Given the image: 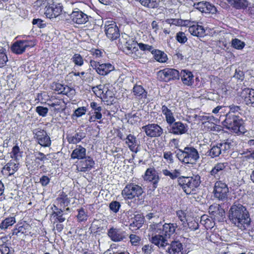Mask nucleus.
<instances>
[{
	"label": "nucleus",
	"mask_w": 254,
	"mask_h": 254,
	"mask_svg": "<svg viewBox=\"0 0 254 254\" xmlns=\"http://www.w3.org/2000/svg\"><path fill=\"white\" fill-rule=\"evenodd\" d=\"M228 217L231 223L242 231L247 230L250 227L251 219L249 212L241 204H233L229 210Z\"/></svg>",
	"instance_id": "obj_1"
},
{
	"label": "nucleus",
	"mask_w": 254,
	"mask_h": 254,
	"mask_svg": "<svg viewBox=\"0 0 254 254\" xmlns=\"http://www.w3.org/2000/svg\"><path fill=\"white\" fill-rule=\"evenodd\" d=\"M176 156L184 164H195L199 159L197 150L192 146H187L183 150L179 149Z\"/></svg>",
	"instance_id": "obj_2"
},
{
	"label": "nucleus",
	"mask_w": 254,
	"mask_h": 254,
	"mask_svg": "<svg viewBox=\"0 0 254 254\" xmlns=\"http://www.w3.org/2000/svg\"><path fill=\"white\" fill-rule=\"evenodd\" d=\"M37 3L45 7L44 14L47 18H54L62 13V5L54 2L53 0H38Z\"/></svg>",
	"instance_id": "obj_3"
},
{
	"label": "nucleus",
	"mask_w": 254,
	"mask_h": 254,
	"mask_svg": "<svg viewBox=\"0 0 254 254\" xmlns=\"http://www.w3.org/2000/svg\"><path fill=\"white\" fill-rule=\"evenodd\" d=\"M179 185L187 194L194 193L200 184V177H181L178 178Z\"/></svg>",
	"instance_id": "obj_4"
},
{
	"label": "nucleus",
	"mask_w": 254,
	"mask_h": 254,
	"mask_svg": "<svg viewBox=\"0 0 254 254\" xmlns=\"http://www.w3.org/2000/svg\"><path fill=\"white\" fill-rule=\"evenodd\" d=\"M138 43L130 38L128 35L124 34L119 39L118 46L126 54L130 55L133 58H135L134 55L136 52H138L137 46Z\"/></svg>",
	"instance_id": "obj_5"
},
{
	"label": "nucleus",
	"mask_w": 254,
	"mask_h": 254,
	"mask_svg": "<svg viewBox=\"0 0 254 254\" xmlns=\"http://www.w3.org/2000/svg\"><path fill=\"white\" fill-rule=\"evenodd\" d=\"M243 124V121L239 117L229 114L223 124L234 133H242L245 132Z\"/></svg>",
	"instance_id": "obj_6"
},
{
	"label": "nucleus",
	"mask_w": 254,
	"mask_h": 254,
	"mask_svg": "<svg viewBox=\"0 0 254 254\" xmlns=\"http://www.w3.org/2000/svg\"><path fill=\"white\" fill-rule=\"evenodd\" d=\"M143 192V190L141 186L134 183H130L124 188L122 195L125 199H132L138 198Z\"/></svg>",
	"instance_id": "obj_7"
},
{
	"label": "nucleus",
	"mask_w": 254,
	"mask_h": 254,
	"mask_svg": "<svg viewBox=\"0 0 254 254\" xmlns=\"http://www.w3.org/2000/svg\"><path fill=\"white\" fill-rule=\"evenodd\" d=\"M35 45L36 42L34 39L18 40L11 45V50L13 53L20 55L23 53L27 48L33 47Z\"/></svg>",
	"instance_id": "obj_8"
},
{
	"label": "nucleus",
	"mask_w": 254,
	"mask_h": 254,
	"mask_svg": "<svg viewBox=\"0 0 254 254\" xmlns=\"http://www.w3.org/2000/svg\"><path fill=\"white\" fill-rule=\"evenodd\" d=\"M90 66L100 75L105 76L115 69L114 66L110 63H100L94 60L90 61Z\"/></svg>",
	"instance_id": "obj_9"
},
{
	"label": "nucleus",
	"mask_w": 254,
	"mask_h": 254,
	"mask_svg": "<svg viewBox=\"0 0 254 254\" xmlns=\"http://www.w3.org/2000/svg\"><path fill=\"white\" fill-rule=\"evenodd\" d=\"M34 138L38 144L43 147H49L51 144V140L47 132L42 129L37 128L33 131Z\"/></svg>",
	"instance_id": "obj_10"
},
{
	"label": "nucleus",
	"mask_w": 254,
	"mask_h": 254,
	"mask_svg": "<svg viewBox=\"0 0 254 254\" xmlns=\"http://www.w3.org/2000/svg\"><path fill=\"white\" fill-rule=\"evenodd\" d=\"M230 148V143L227 142L218 143L213 146L207 152V155L211 158L219 156L220 154L224 156Z\"/></svg>",
	"instance_id": "obj_11"
},
{
	"label": "nucleus",
	"mask_w": 254,
	"mask_h": 254,
	"mask_svg": "<svg viewBox=\"0 0 254 254\" xmlns=\"http://www.w3.org/2000/svg\"><path fill=\"white\" fill-rule=\"evenodd\" d=\"M145 218L150 224L149 225L150 232H159L161 231L162 226L161 219L159 218L157 213H149L145 216Z\"/></svg>",
	"instance_id": "obj_12"
},
{
	"label": "nucleus",
	"mask_w": 254,
	"mask_h": 254,
	"mask_svg": "<svg viewBox=\"0 0 254 254\" xmlns=\"http://www.w3.org/2000/svg\"><path fill=\"white\" fill-rule=\"evenodd\" d=\"M228 192L229 189L225 183L221 181L216 182L213 190L214 196L215 198L224 200L227 198Z\"/></svg>",
	"instance_id": "obj_13"
},
{
	"label": "nucleus",
	"mask_w": 254,
	"mask_h": 254,
	"mask_svg": "<svg viewBox=\"0 0 254 254\" xmlns=\"http://www.w3.org/2000/svg\"><path fill=\"white\" fill-rule=\"evenodd\" d=\"M142 129L149 137L160 136L163 132V128L156 124H149L142 127Z\"/></svg>",
	"instance_id": "obj_14"
},
{
	"label": "nucleus",
	"mask_w": 254,
	"mask_h": 254,
	"mask_svg": "<svg viewBox=\"0 0 254 254\" xmlns=\"http://www.w3.org/2000/svg\"><path fill=\"white\" fill-rule=\"evenodd\" d=\"M158 78L165 82L172 79H177L179 77L178 70L173 68H165L157 72Z\"/></svg>",
	"instance_id": "obj_15"
},
{
	"label": "nucleus",
	"mask_w": 254,
	"mask_h": 254,
	"mask_svg": "<svg viewBox=\"0 0 254 254\" xmlns=\"http://www.w3.org/2000/svg\"><path fill=\"white\" fill-rule=\"evenodd\" d=\"M144 181L151 183L153 189H156L158 186L160 178L158 172L154 168H148L143 176Z\"/></svg>",
	"instance_id": "obj_16"
},
{
	"label": "nucleus",
	"mask_w": 254,
	"mask_h": 254,
	"mask_svg": "<svg viewBox=\"0 0 254 254\" xmlns=\"http://www.w3.org/2000/svg\"><path fill=\"white\" fill-rule=\"evenodd\" d=\"M105 31L106 36L112 40L119 37V28L114 21H107L105 25Z\"/></svg>",
	"instance_id": "obj_17"
},
{
	"label": "nucleus",
	"mask_w": 254,
	"mask_h": 254,
	"mask_svg": "<svg viewBox=\"0 0 254 254\" xmlns=\"http://www.w3.org/2000/svg\"><path fill=\"white\" fill-rule=\"evenodd\" d=\"M228 166V163L227 162L217 163L214 165L210 171V175L219 181Z\"/></svg>",
	"instance_id": "obj_18"
},
{
	"label": "nucleus",
	"mask_w": 254,
	"mask_h": 254,
	"mask_svg": "<svg viewBox=\"0 0 254 254\" xmlns=\"http://www.w3.org/2000/svg\"><path fill=\"white\" fill-rule=\"evenodd\" d=\"M209 213L213 217V219L218 222L222 221L225 218V211L221 206L217 204L210 206Z\"/></svg>",
	"instance_id": "obj_19"
},
{
	"label": "nucleus",
	"mask_w": 254,
	"mask_h": 254,
	"mask_svg": "<svg viewBox=\"0 0 254 254\" xmlns=\"http://www.w3.org/2000/svg\"><path fill=\"white\" fill-rule=\"evenodd\" d=\"M170 129L169 132L174 135H182L186 133L188 130V126L187 124L180 121H175L172 124H169Z\"/></svg>",
	"instance_id": "obj_20"
},
{
	"label": "nucleus",
	"mask_w": 254,
	"mask_h": 254,
	"mask_svg": "<svg viewBox=\"0 0 254 254\" xmlns=\"http://www.w3.org/2000/svg\"><path fill=\"white\" fill-rule=\"evenodd\" d=\"M193 6L202 13L213 14L216 12V7L206 1H202L194 2Z\"/></svg>",
	"instance_id": "obj_21"
},
{
	"label": "nucleus",
	"mask_w": 254,
	"mask_h": 254,
	"mask_svg": "<svg viewBox=\"0 0 254 254\" xmlns=\"http://www.w3.org/2000/svg\"><path fill=\"white\" fill-rule=\"evenodd\" d=\"M152 235L151 242L159 248H164L167 245L168 242L166 237L161 234V231L159 232H150Z\"/></svg>",
	"instance_id": "obj_22"
},
{
	"label": "nucleus",
	"mask_w": 254,
	"mask_h": 254,
	"mask_svg": "<svg viewBox=\"0 0 254 254\" xmlns=\"http://www.w3.org/2000/svg\"><path fill=\"white\" fill-rule=\"evenodd\" d=\"M108 235L112 241L116 242L122 241L126 238L125 231L114 227H112L108 230Z\"/></svg>",
	"instance_id": "obj_23"
},
{
	"label": "nucleus",
	"mask_w": 254,
	"mask_h": 254,
	"mask_svg": "<svg viewBox=\"0 0 254 254\" xmlns=\"http://www.w3.org/2000/svg\"><path fill=\"white\" fill-rule=\"evenodd\" d=\"M70 18L73 22L77 24H85L89 20L87 14L78 9L72 12L70 14Z\"/></svg>",
	"instance_id": "obj_24"
},
{
	"label": "nucleus",
	"mask_w": 254,
	"mask_h": 254,
	"mask_svg": "<svg viewBox=\"0 0 254 254\" xmlns=\"http://www.w3.org/2000/svg\"><path fill=\"white\" fill-rule=\"evenodd\" d=\"M120 138L122 140H125L126 144L131 151L135 153L138 152V147L139 146V144L135 136L129 134L127 135L126 138H123L122 136H120Z\"/></svg>",
	"instance_id": "obj_25"
},
{
	"label": "nucleus",
	"mask_w": 254,
	"mask_h": 254,
	"mask_svg": "<svg viewBox=\"0 0 254 254\" xmlns=\"http://www.w3.org/2000/svg\"><path fill=\"white\" fill-rule=\"evenodd\" d=\"M84 158V160L80 161L77 165V169L79 172L89 171L95 164L94 161L91 157L87 156Z\"/></svg>",
	"instance_id": "obj_26"
},
{
	"label": "nucleus",
	"mask_w": 254,
	"mask_h": 254,
	"mask_svg": "<svg viewBox=\"0 0 254 254\" xmlns=\"http://www.w3.org/2000/svg\"><path fill=\"white\" fill-rule=\"evenodd\" d=\"M19 164L16 160H11L2 168V173L3 175L10 176L13 175L18 169Z\"/></svg>",
	"instance_id": "obj_27"
},
{
	"label": "nucleus",
	"mask_w": 254,
	"mask_h": 254,
	"mask_svg": "<svg viewBox=\"0 0 254 254\" xmlns=\"http://www.w3.org/2000/svg\"><path fill=\"white\" fill-rule=\"evenodd\" d=\"M241 97L247 105L254 104V89L248 88H244L241 93Z\"/></svg>",
	"instance_id": "obj_28"
},
{
	"label": "nucleus",
	"mask_w": 254,
	"mask_h": 254,
	"mask_svg": "<svg viewBox=\"0 0 254 254\" xmlns=\"http://www.w3.org/2000/svg\"><path fill=\"white\" fill-rule=\"evenodd\" d=\"M171 108L166 105H163L161 107L162 114L165 116L166 121L168 125L172 124L175 121L174 112Z\"/></svg>",
	"instance_id": "obj_29"
},
{
	"label": "nucleus",
	"mask_w": 254,
	"mask_h": 254,
	"mask_svg": "<svg viewBox=\"0 0 254 254\" xmlns=\"http://www.w3.org/2000/svg\"><path fill=\"white\" fill-rule=\"evenodd\" d=\"M179 75L184 84L190 86L193 84L194 76L191 72L188 70H182Z\"/></svg>",
	"instance_id": "obj_30"
},
{
	"label": "nucleus",
	"mask_w": 254,
	"mask_h": 254,
	"mask_svg": "<svg viewBox=\"0 0 254 254\" xmlns=\"http://www.w3.org/2000/svg\"><path fill=\"white\" fill-rule=\"evenodd\" d=\"M86 149L81 145H77L72 151L70 157L72 159H83L86 157Z\"/></svg>",
	"instance_id": "obj_31"
},
{
	"label": "nucleus",
	"mask_w": 254,
	"mask_h": 254,
	"mask_svg": "<svg viewBox=\"0 0 254 254\" xmlns=\"http://www.w3.org/2000/svg\"><path fill=\"white\" fill-rule=\"evenodd\" d=\"M51 108H53L55 112H61L65 109V103L62 99H54L48 103Z\"/></svg>",
	"instance_id": "obj_32"
},
{
	"label": "nucleus",
	"mask_w": 254,
	"mask_h": 254,
	"mask_svg": "<svg viewBox=\"0 0 254 254\" xmlns=\"http://www.w3.org/2000/svg\"><path fill=\"white\" fill-rule=\"evenodd\" d=\"M189 32L192 35L197 37H202L205 35L204 28L197 24H193L189 27Z\"/></svg>",
	"instance_id": "obj_33"
},
{
	"label": "nucleus",
	"mask_w": 254,
	"mask_h": 254,
	"mask_svg": "<svg viewBox=\"0 0 254 254\" xmlns=\"http://www.w3.org/2000/svg\"><path fill=\"white\" fill-rule=\"evenodd\" d=\"M229 3L237 9H245L249 5L247 0H227Z\"/></svg>",
	"instance_id": "obj_34"
},
{
	"label": "nucleus",
	"mask_w": 254,
	"mask_h": 254,
	"mask_svg": "<svg viewBox=\"0 0 254 254\" xmlns=\"http://www.w3.org/2000/svg\"><path fill=\"white\" fill-rule=\"evenodd\" d=\"M168 250L170 254H184L182 244L179 242H173Z\"/></svg>",
	"instance_id": "obj_35"
},
{
	"label": "nucleus",
	"mask_w": 254,
	"mask_h": 254,
	"mask_svg": "<svg viewBox=\"0 0 254 254\" xmlns=\"http://www.w3.org/2000/svg\"><path fill=\"white\" fill-rule=\"evenodd\" d=\"M176 226L174 224H165L162 225L161 234H164L166 237H169L175 231Z\"/></svg>",
	"instance_id": "obj_36"
},
{
	"label": "nucleus",
	"mask_w": 254,
	"mask_h": 254,
	"mask_svg": "<svg viewBox=\"0 0 254 254\" xmlns=\"http://www.w3.org/2000/svg\"><path fill=\"white\" fill-rule=\"evenodd\" d=\"M133 92L134 95L139 99L144 100L147 98V93L141 85H134Z\"/></svg>",
	"instance_id": "obj_37"
},
{
	"label": "nucleus",
	"mask_w": 254,
	"mask_h": 254,
	"mask_svg": "<svg viewBox=\"0 0 254 254\" xmlns=\"http://www.w3.org/2000/svg\"><path fill=\"white\" fill-rule=\"evenodd\" d=\"M85 136V134L83 132H78L72 134L68 135L67 136V139L69 143L77 144L84 138Z\"/></svg>",
	"instance_id": "obj_38"
},
{
	"label": "nucleus",
	"mask_w": 254,
	"mask_h": 254,
	"mask_svg": "<svg viewBox=\"0 0 254 254\" xmlns=\"http://www.w3.org/2000/svg\"><path fill=\"white\" fill-rule=\"evenodd\" d=\"M152 54L155 60L158 62L165 63L168 60L167 55L161 51L154 49Z\"/></svg>",
	"instance_id": "obj_39"
},
{
	"label": "nucleus",
	"mask_w": 254,
	"mask_h": 254,
	"mask_svg": "<svg viewBox=\"0 0 254 254\" xmlns=\"http://www.w3.org/2000/svg\"><path fill=\"white\" fill-rule=\"evenodd\" d=\"M57 205L61 207H64L68 205L70 200L67 195L62 192L57 198Z\"/></svg>",
	"instance_id": "obj_40"
},
{
	"label": "nucleus",
	"mask_w": 254,
	"mask_h": 254,
	"mask_svg": "<svg viewBox=\"0 0 254 254\" xmlns=\"http://www.w3.org/2000/svg\"><path fill=\"white\" fill-rule=\"evenodd\" d=\"M162 173L165 176L169 177L171 179H175L180 177L181 171L179 169H175L172 171H170L167 169L162 170Z\"/></svg>",
	"instance_id": "obj_41"
},
{
	"label": "nucleus",
	"mask_w": 254,
	"mask_h": 254,
	"mask_svg": "<svg viewBox=\"0 0 254 254\" xmlns=\"http://www.w3.org/2000/svg\"><path fill=\"white\" fill-rule=\"evenodd\" d=\"M16 222L14 217H10L5 218L0 224V228L5 230L8 227L12 226Z\"/></svg>",
	"instance_id": "obj_42"
},
{
	"label": "nucleus",
	"mask_w": 254,
	"mask_h": 254,
	"mask_svg": "<svg viewBox=\"0 0 254 254\" xmlns=\"http://www.w3.org/2000/svg\"><path fill=\"white\" fill-rule=\"evenodd\" d=\"M92 89L93 92L98 97L101 99L106 98V93L104 92L105 88L103 85H100L94 87Z\"/></svg>",
	"instance_id": "obj_43"
},
{
	"label": "nucleus",
	"mask_w": 254,
	"mask_h": 254,
	"mask_svg": "<svg viewBox=\"0 0 254 254\" xmlns=\"http://www.w3.org/2000/svg\"><path fill=\"white\" fill-rule=\"evenodd\" d=\"M71 61L75 66H81L84 64L83 57L79 54H75L71 59Z\"/></svg>",
	"instance_id": "obj_44"
},
{
	"label": "nucleus",
	"mask_w": 254,
	"mask_h": 254,
	"mask_svg": "<svg viewBox=\"0 0 254 254\" xmlns=\"http://www.w3.org/2000/svg\"><path fill=\"white\" fill-rule=\"evenodd\" d=\"M200 223L207 229L212 228L214 225V222L208 218V216L203 215L201 217Z\"/></svg>",
	"instance_id": "obj_45"
},
{
	"label": "nucleus",
	"mask_w": 254,
	"mask_h": 254,
	"mask_svg": "<svg viewBox=\"0 0 254 254\" xmlns=\"http://www.w3.org/2000/svg\"><path fill=\"white\" fill-rule=\"evenodd\" d=\"M231 46L235 49L241 50L245 46V43L237 38H234L231 41Z\"/></svg>",
	"instance_id": "obj_46"
},
{
	"label": "nucleus",
	"mask_w": 254,
	"mask_h": 254,
	"mask_svg": "<svg viewBox=\"0 0 254 254\" xmlns=\"http://www.w3.org/2000/svg\"><path fill=\"white\" fill-rule=\"evenodd\" d=\"M5 50L0 46V67L3 66L7 62V57L5 54Z\"/></svg>",
	"instance_id": "obj_47"
},
{
	"label": "nucleus",
	"mask_w": 254,
	"mask_h": 254,
	"mask_svg": "<svg viewBox=\"0 0 254 254\" xmlns=\"http://www.w3.org/2000/svg\"><path fill=\"white\" fill-rule=\"evenodd\" d=\"M129 242L133 246H138L141 243V238L135 234H130L129 236Z\"/></svg>",
	"instance_id": "obj_48"
},
{
	"label": "nucleus",
	"mask_w": 254,
	"mask_h": 254,
	"mask_svg": "<svg viewBox=\"0 0 254 254\" xmlns=\"http://www.w3.org/2000/svg\"><path fill=\"white\" fill-rule=\"evenodd\" d=\"M22 152L20 151L19 147L17 145L14 146L12 148L11 152L10 153V156L12 158H14L17 161L20 157H21Z\"/></svg>",
	"instance_id": "obj_49"
},
{
	"label": "nucleus",
	"mask_w": 254,
	"mask_h": 254,
	"mask_svg": "<svg viewBox=\"0 0 254 254\" xmlns=\"http://www.w3.org/2000/svg\"><path fill=\"white\" fill-rule=\"evenodd\" d=\"M177 216L180 220L182 223V225L184 227H186L187 225V219L186 214L184 211L180 210L176 212Z\"/></svg>",
	"instance_id": "obj_50"
},
{
	"label": "nucleus",
	"mask_w": 254,
	"mask_h": 254,
	"mask_svg": "<svg viewBox=\"0 0 254 254\" xmlns=\"http://www.w3.org/2000/svg\"><path fill=\"white\" fill-rule=\"evenodd\" d=\"M163 158L168 164H172L174 162L173 154L171 151L163 152Z\"/></svg>",
	"instance_id": "obj_51"
},
{
	"label": "nucleus",
	"mask_w": 254,
	"mask_h": 254,
	"mask_svg": "<svg viewBox=\"0 0 254 254\" xmlns=\"http://www.w3.org/2000/svg\"><path fill=\"white\" fill-rule=\"evenodd\" d=\"M145 219L140 215H137L134 217V221H133V224L138 228L141 227L144 222V219Z\"/></svg>",
	"instance_id": "obj_52"
},
{
	"label": "nucleus",
	"mask_w": 254,
	"mask_h": 254,
	"mask_svg": "<svg viewBox=\"0 0 254 254\" xmlns=\"http://www.w3.org/2000/svg\"><path fill=\"white\" fill-rule=\"evenodd\" d=\"M176 40L180 43L184 44L187 41L188 39L185 33L179 32L176 35Z\"/></svg>",
	"instance_id": "obj_53"
},
{
	"label": "nucleus",
	"mask_w": 254,
	"mask_h": 254,
	"mask_svg": "<svg viewBox=\"0 0 254 254\" xmlns=\"http://www.w3.org/2000/svg\"><path fill=\"white\" fill-rule=\"evenodd\" d=\"M35 110L39 116L43 117H46L48 112V109L43 106H37Z\"/></svg>",
	"instance_id": "obj_54"
},
{
	"label": "nucleus",
	"mask_w": 254,
	"mask_h": 254,
	"mask_svg": "<svg viewBox=\"0 0 254 254\" xmlns=\"http://www.w3.org/2000/svg\"><path fill=\"white\" fill-rule=\"evenodd\" d=\"M120 207L121 204L120 202L117 201L111 202L109 205L110 209L115 213L118 212Z\"/></svg>",
	"instance_id": "obj_55"
},
{
	"label": "nucleus",
	"mask_w": 254,
	"mask_h": 254,
	"mask_svg": "<svg viewBox=\"0 0 254 254\" xmlns=\"http://www.w3.org/2000/svg\"><path fill=\"white\" fill-rule=\"evenodd\" d=\"M166 22L171 26H180L183 24L182 20L179 19H168L166 20Z\"/></svg>",
	"instance_id": "obj_56"
},
{
	"label": "nucleus",
	"mask_w": 254,
	"mask_h": 254,
	"mask_svg": "<svg viewBox=\"0 0 254 254\" xmlns=\"http://www.w3.org/2000/svg\"><path fill=\"white\" fill-rule=\"evenodd\" d=\"M77 217L79 221H85L87 219V215L85 213L84 210L82 208L78 210V214Z\"/></svg>",
	"instance_id": "obj_57"
},
{
	"label": "nucleus",
	"mask_w": 254,
	"mask_h": 254,
	"mask_svg": "<svg viewBox=\"0 0 254 254\" xmlns=\"http://www.w3.org/2000/svg\"><path fill=\"white\" fill-rule=\"evenodd\" d=\"M138 46L140 48V50L142 51H148L149 52H152V51L154 50V48L152 46H150L147 44H145L143 43H139L138 44Z\"/></svg>",
	"instance_id": "obj_58"
},
{
	"label": "nucleus",
	"mask_w": 254,
	"mask_h": 254,
	"mask_svg": "<svg viewBox=\"0 0 254 254\" xmlns=\"http://www.w3.org/2000/svg\"><path fill=\"white\" fill-rule=\"evenodd\" d=\"M86 112V108L85 107H81L77 108L74 111V115L77 117H79L85 114Z\"/></svg>",
	"instance_id": "obj_59"
},
{
	"label": "nucleus",
	"mask_w": 254,
	"mask_h": 254,
	"mask_svg": "<svg viewBox=\"0 0 254 254\" xmlns=\"http://www.w3.org/2000/svg\"><path fill=\"white\" fill-rule=\"evenodd\" d=\"M10 252V249L6 245H0V254H9Z\"/></svg>",
	"instance_id": "obj_60"
},
{
	"label": "nucleus",
	"mask_w": 254,
	"mask_h": 254,
	"mask_svg": "<svg viewBox=\"0 0 254 254\" xmlns=\"http://www.w3.org/2000/svg\"><path fill=\"white\" fill-rule=\"evenodd\" d=\"M142 252L144 254H151L153 251L151 245H145L142 248Z\"/></svg>",
	"instance_id": "obj_61"
},
{
	"label": "nucleus",
	"mask_w": 254,
	"mask_h": 254,
	"mask_svg": "<svg viewBox=\"0 0 254 254\" xmlns=\"http://www.w3.org/2000/svg\"><path fill=\"white\" fill-rule=\"evenodd\" d=\"M33 25H37L39 28H44L45 27V24L43 23V21L41 19H34L32 21Z\"/></svg>",
	"instance_id": "obj_62"
},
{
	"label": "nucleus",
	"mask_w": 254,
	"mask_h": 254,
	"mask_svg": "<svg viewBox=\"0 0 254 254\" xmlns=\"http://www.w3.org/2000/svg\"><path fill=\"white\" fill-rule=\"evenodd\" d=\"M64 85L59 83H56L52 86L53 89L58 92L59 94H62V91L63 90Z\"/></svg>",
	"instance_id": "obj_63"
},
{
	"label": "nucleus",
	"mask_w": 254,
	"mask_h": 254,
	"mask_svg": "<svg viewBox=\"0 0 254 254\" xmlns=\"http://www.w3.org/2000/svg\"><path fill=\"white\" fill-rule=\"evenodd\" d=\"M50 179L47 176H43L40 179V183L42 186H46L50 182Z\"/></svg>",
	"instance_id": "obj_64"
}]
</instances>
